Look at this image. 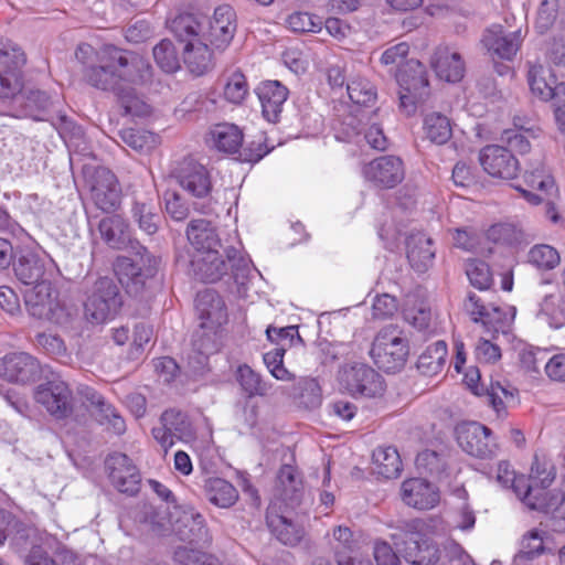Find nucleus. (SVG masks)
<instances>
[{
	"instance_id": "1",
	"label": "nucleus",
	"mask_w": 565,
	"mask_h": 565,
	"mask_svg": "<svg viewBox=\"0 0 565 565\" xmlns=\"http://www.w3.org/2000/svg\"><path fill=\"white\" fill-rule=\"evenodd\" d=\"M423 523L415 519L403 521L391 537L398 553L411 565H435L439 559L436 543L420 533Z\"/></svg>"
},
{
	"instance_id": "2",
	"label": "nucleus",
	"mask_w": 565,
	"mask_h": 565,
	"mask_svg": "<svg viewBox=\"0 0 565 565\" xmlns=\"http://www.w3.org/2000/svg\"><path fill=\"white\" fill-rule=\"evenodd\" d=\"M179 185L193 199V211L209 215L213 212L212 180L209 170L191 157L179 161L172 171Z\"/></svg>"
},
{
	"instance_id": "3",
	"label": "nucleus",
	"mask_w": 565,
	"mask_h": 565,
	"mask_svg": "<svg viewBox=\"0 0 565 565\" xmlns=\"http://www.w3.org/2000/svg\"><path fill=\"white\" fill-rule=\"evenodd\" d=\"M225 253L226 259L222 257L218 249L203 254H192L188 265L189 275L196 280L209 284L218 281L230 269L235 279L244 276V271L248 269L246 259L239 255L235 247L226 248Z\"/></svg>"
},
{
	"instance_id": "4",
	"label": "nucleus",
	"mask_w": 565,
	"mask_h": 565,
	"mask_svg": "<svg viewBox=\"0 0 565 565\" xmlns=\"http://www.w3.org/2000/svg\"><path fill=\"white\" fill-rule=\"evenodd\" d=\"M371 355L375 364L387 373L401 370L408 355V342L396 326H386L375 337Z\"/></svg>"
},
{
	"instance_id": "5",
	"label": "nucleus",
	"mask_w": 565,
	"mask_h": 565,
	"mask_svg": "<svg viewBox=\"0 0 565 565\" xmlns=\"http://www.w3.org/2000/svg\"><path fill=\"white\" fill-rule=\"evenodd\" d=\"M399 90V106L408 115L429 95V82L425 66L418 60H407L395 74Z\"/></svg>"
},
{
	"instance_id": "6",
	"label": "nucleus",
	"mask_w": 565,
	"mask_h": 565,
	"mask_svg": "<svg viewBox=\"0 0 565 565\" xmlns=\"http://www.w3.org/2000/svg\"><path fill=\"white\" fill-rule=\"evenodd\" d=\"M340 387L352 397L374 398L385 392L383 376L364 363L343 365L338 375Z\"/></svg>"
},
{
	"instance_id": "7",
	"label": "nucleus",
	"mask_w": 565,
	"mask_h": 565,
	"mask_svg": "<svg viewBox=\"0 0 565 565\" xmlns=\"http://www.w3.org/2000/svg\"><path fill=\"white\" fill-rule=\"evenodd\" d=\"M141 249L142 253L138 254V258L121 256L115 263V273L128 294L138 295L146 280L153 277L157 271L158 259L147 248L141 247Z\"/></svg>"
},
{
	"instance_id": "8",
	"label": "nucleus",
	"mask_w": 565,
	"mask_h": 565,
	"mask_svg": "<svg viewBox=\"0 0 565 565\" xmlns=\"http://www.w3.org/2000/svg\"><path fill=\"white\" fill-rule=\"evenodd\" d=\"M122 305L119 288L109 277L98 278L85 302L86 316L96 323L114 318Z\"/></svg>"
},
{
	"instance_id": "9",
	"label": "nucleus",
	"mask_w": 565,
	"mask_h": 565,
	"mask_svg": "<svg viewBox=\"0 0 565 565\" xmlns=\"http://www.w3.org/2000/svg\"><path fill=\"white\" fill-rule=\"evenodd\" d=\"M54 294L56 292L49 279L25 289L23 297L29 313L56 324L63 323L66 312Z\"/></svg>"
},
{
	"instance_id": "10",
	"label": "nucleus",
	"mask_w": 565,
	"mask_h": 565,
	"mask_svg": "<svg viewBox=\"0 0 565 565\" xmlns=\"http://www.w3.org/2000/svg\"><path fill=\"white\" fill-rule=\"evenodd\" d=\"M117 54L119 49L115 46H106L96 53V64L87 65L83 71L85 81L97 89L116 93L122 86Z\"/></svg>"
},
{
	"instance_id": "11",
	"label": "nucleus",
	"mask_w": 565,
	"mask_h": 565,
	"mask_svg": "<svg viewBox=\"0 0 565 565\" xmlns=\"http://www.w3.org/2000/svg\"><path fill=\"white\" fill-rule=\"evenodd\" d=\"M34 399L56 419L67 418L74 411V396L68 384L54 377L34 390Z\"/></svg>"
},
{
	"instance_id": "12",
	"label": "nucleus",
	"mask_w": 565,
	"mask_h": 565,
	"mask_svg": "<svg viewBox=\"0 0 565 565\" xmlns=\"http://www.w3.org/2000/svg\"><path fill=\"white\" fill-rule=\"evenodd\" d=\"M455 431L457 443L466 454L480 459L495 455L498 445L492 430L487 426L477 422L461 423Z\"/></svg>"
},
{
	"instance_id": "13",
	"label": "nucleus",
	"mask_w": 565,
	"mask_h": 565,
	"mask_svg": "<svg viewBox=\"0 0 565 565\" xmlns=\"http://www.w3.org/2000/svg\"><path fill=\"white\" fill-rule=\"evenodd\" d=\"M25 54L20 47L0 41V64L7 70L0 73V98L23 99L22 81L19 68L25 64Z\"/></svg>"
},
{
	"instance_id": "14",
	"label": "nucleus",
	"mask_w": 565,
	"mask_h": 565,
	"mask_svg": "<svg viewBox=\"0 0 565 565\" xmlns=\"http://www.w3.org/2000/svg\"><path fill=\"white\" fill-rule=\"evenodd\" d=\"M362 174L375 188L393 189L404 180L405 167L399 157L386 154L365 163Z\"/></svg>"
},
{
	"instance_id": "15",
	"label": "nucleus",
	"mask_w": 565,
	"mask_h": 565,
	"mask_svg": "<svg viewBox=\"0 0 565 565\" xmlns=\"http://www.w3.org/2000/svg\"><path fill=\"white\" fill-rule=\"evenodd\" d=\"M121 189L116 175L106 168L95 171L90 184V199L103 212L113 213L120 206Z\"/></svg>"
},
{
	"instance_id": "16",
	"label": "nucleus",
	"mask_w": 565,
	"mask_h": 565,
	"mask_svg": "<svg viewBox=\"0 0 565 565\" xmlns=\"http://www.w3.org/2000/svg\"><path fill=\"white\" fill-rule=\"evenodd\" d=\"M479 161L483 170L493 178L511 180L520 170L519 161L511 150L499 145H488L482 148Z\"/></svg>"
},
{
	"instance_id": "17",
	"label": "nucleus",
	"mask_w": 565,
	"mask_h": 565,
	"mask_svg": "<svg viewBox=\"0 0 565 565\" xmlns=\"http://www.w3.org/2000/svg\"><path fill=\"white\" fill-rule=\"evenodd\" d=\"M466 312L472 321L482 323L489 331H504L508 327L510 317L505 309L494 303H486L475 292H469L463 302Z\"/></svg>"
},
{
	"instance_id": "18",
	"label": "nucleus",
	"mask_w": 565,
	"mask_h": 565,
	"mask_svg": "<svg viewBox=\"0 0 565 565\" xmlns=\"http://www.w3.org/2000/svg\"><path fill=\"white\" fill-rule=\"evenodd\" d=\"M111 484L121 493L135 495L140 489V473L132 460L125 454L116 452L106 460Z\"/></svg>"
},
{
	"instance_id": "19",
	"label": "nucleus",
	"mask_w": 565,
	"mask_h": 565,
	"mask_svg": "<svg viewBox=\"0 0 565 565\" xmlns=\"http://www.w3.org/2000/svg\"><path fill=\"white\" fill-rule=\"evenodd\" d=\"M41 373L35 358L25 352L7 354L0 360V376L12 383L34 382Z\"/></svg>"
},
{
	"instance_id": "20",
	"label": "nucleus",
	"mask_w": 565,
	"mask_h": 565,
	"mask_svg": "<svg viewBox=\"0 0 565 565\" xmlns=\"http://www.w3.org/2000/svg\"><path fill=\"white\" fill-rule=\"evenodd\" d=\"M120 85L122 83L138 86L147 85L152 79V66L141 54L119 49L117 54Z\"/></svg>"
},
{
	"instance_id": "21",
	"label": "nucleus",
	"mask_w": 565,
	"mask_h": 565,
	"mask_svg": "<svg viewBox=\"0 0 565 565\" xmlns=\"http://www.w3.org/2000/svg\"><path fill=\"white\" fill-rule=\"evenodd\" d=\"M401 497L405 504L417 510H429L440 501L438 488L423 478L407 479L402 483Z\"/></svg>"
},
{
	"instance_id": "22",
	"label": "nucleus",
	"mask_w": 565,
	"mask_h": 565,
	"mask_svg": "<svg viewBox=\"0 0 565 565\" xmlns=\"http://www.w3.org/2000/svg\"><path fill=\"white\" fill-rule=\"evenodd\" d=\"M160 207L152 193H135L130 209L132 221L147 235L158 232L161 224Z\"/></svg>"
},
{
	"instance_id": "23",
	"label": "nucleus",
	"mask_w": 565,
	"mask_h": 565,
	"mask_svg": "<svg viewBox=\"0 0 565 565\" xmlns=\"http://www.w3.org/2000/svg\"><path fill=\"white\" fill-rule=\"evenodd\" d=\"M255 93L262 105V114L268 122H278L289 90L278 81L262 82Z\"/></svg>"
},
{
	"instance_id": "24",
	"label": "nucleus",
	"mask_w": 565,
	"mask_h": 565,
	"mask_svg": "<svg viewBox=\"0 0 565 565\" xmlns=\"http://www.w3.org/2000/svg\"><path fill=\"white\" fill-rule=\"evenodd\" d=\"M521 31L507 33L501 25L489 28L482 38V43L493 57L512 60L521 45Z\"/></svg>"
},
{
	"instance_id": "25",
	"label": "nucleus",
	"mask_w": 565,
	"mask_h": 565,
	"mask_svg": "<svg viewBox=\"0 0 565 565\" xmlns=\"http://www.w3.org/2000/svg\"><path fill=\"white\" fill-rule=\"evenodd\" d=\"M236 13L230 6H220L215 9L209 24V40L215 49L224 50L232 42L236 32Z\"/></svg>"
},
{
	"instance_id": "26",
	"label": "nucleus",
	"mask_w": 565,
	"mask_h": 565,
	"mask_svg": "<svg viewBox=\"0 0 565 565\" xmlns=\"http://www.w3.org/2000/svg\"><path fill=\"white\" fill-rule=\"evenodd\" d=\"M430 65L440 79L449 83L461 81L466 71L460 53L449 46H438L431 56Z\"/></svg>"
},
{
	"instance_id": "27",
	"label": "nucleus",
	"mask_w": 565,
	"mask_h": 565,
	"mask_svg": "<svg viewBox=\"0 0 565 565\" xmlns=\"http://www.w3.org/2000/svg\"><path fill=\"white\" fill-rule=\"evenodd\" d=\"M195 310L199 323L223 327L227 322V309L223 298L213 289L198 292Z\"/></svg>"
},
{
	"instance_id": "28",
	"label": "nucleus",
	"mask_w": 565,
	"mask_h": 565,
	"mask_svg": "<svg viewBox=\"0 0 565 565\" xmlns=\"http://www.w3.org/2000/svg\"><path fill=\"white\" fill-rule=\"evenodd\" d=\"M173 531L181 541L189 543L206 545L212 540L203 515L192 508L183 511L175 521Z\"/></svg>"
},
{
	"instance_id": "29",
	"label": "nucleus",
	"mask_w": 565,
	"mask_h": 565,
	"mask_svg": "<svg viewBox=\"0 0 565 565\" xmlns=\"http://www.w3.org/2000/svg\"><path fill=\"white\" fill-rule=\"evenodd\" d=\"M186 237L193 246V254L217 250L221 247V239L216 228L204 218L192 220L186 227Z\"/></svg>"
},
{
	"instance_id": "30",
	"label": "nucleus",
	"mask_w": 565,
	"mask_h": 565,
	"mask_svg": "<svg viewBox=\"0 0 565 565\" xmlns=\"http://www.w3.org/2000/svg\"><path fill=\"white\" fill-rule=\"evenodd\" d=\"M406 254L415 270L426 271L435 258L433 239L423 232L412 233L406 239Z\"/></svg>"
},
{
	"instance_id": "31",
	"label": "nucleus",
	"mask_w": 565,
	"mask_h": 565,
	"mask_svg": "<svg viewBox=\"0 0 565 565\" xmlns=\"http://www.w3.org/2000/svg\"><path fill=\"white\" fill-rule=\"evenodd\" d=\"M301 493L302 482L296 469L290 465L281 466L277 475L275 497L292 508L300 502Z\"/></svg>"
},
{
	"instance_id": "32",
	"label": "nucleus",
	"mask_w": 565,
	"mask_h": 565,
	"mask_svg": "<svg viewBox=\"0 0 565 565\" xmlns=\"http://www.w3.org/2000/svg\"><path fill=\"white\" fill-rule=\"evenodd\" d=\"M266 522L271 534L284 545L296 546L305 536V530L300 524L270 509L267 511Z\"/></svg>"
},
{
	"instance_id": "33",
	"label": "nucleus",
	"mask_w": 565,
	"mask_h": 565,
	"mask_svg": "<svg viewBox=\"0 0 565 565\" xmlns=\"http://www.w3.org/2000/svg\"><path fill=\"white\" fill-rule=\"evenodd\" d=\"M100 238L114 249L124 248L130 241L128 222L118 214L103 217L98 223Z\"/></svg>"
},
{
	"instance_id": "34",
	"label": "nucleus",
	"mask_w": 565,
	"mask_h": 565,
	"mask_svg": "<svg viewBox=\"0 0 565 565\" xmlns=\"http://www.w3.org/2000/svg\"><path fill=\"white\" fill-rule=\"evenodd\" d=\"M207 142L224 153H235L243 145V132L234 124H217L211 128Z\"/></svg>"
},
{
	"instance_id": "35",
	"label": "nucleus",
	"mask_w": 565,
	"mask_h": 565,
	"mask_svg": "<svg viewBox=\"0 0 565 565\" xmlns=\"http://www.w3.org/2000/svg\"><path fill=\"white\" fill-rule=\"evenodd\" d=\"M17 279L24 286H32L46 280L44 260L32 252L21 254L13 263Z\"/></svg>"
},
{
	"instance_id": "36",
	"label": "nucleus",
	"mask_w": 565,
	"mask_h": 565,
	"mask_svg": "<svg viewBox=\"0 0 565 565\" xmlns=\"http://www.w3.org/2000/svg\"><path fill=\"white\" fill-rule=\"evenodd\" d=\"M205 19L193 13H180L169 22V29L184 45L203 36Z\"/></svg>"
},
{
	"instance_id": "37",
	"label": "nucleus",
	"mask_w": 565,
	"mask_h": 565,
	"mask_svg": "<svg viewBox=\"0 0 565 565\" xmlns=\"http://www.w3.org/2000/svg\"><path fill=\"white\" fill-rule=\"evenodd\" d=\"M183 61L189 71L198 76L205 74L214 66L212 52L202 39L188 42L183 46Z\"/></svg>"
},
{
	"instance_id": "38",
	"label": "nucleus",
	"mask_w": 565,
	"mask_h": 565,
	"mask_svg": "<svg viewBox=\"0 0 565 565\" xmlns=\"http://www.w3.org/2000/svg\"><path fill=\"white\" fill-rule=\"evenodd\" d=\"M45 537V532H41L39 529L28 525L18 519L17 523H13V530L9 539L13 551L22 553L42 547Z\"/></svg>"
},
{
	"instance_id": "39",
	"label": "nucleus",
	"mask_w": 565,
	"mask_h": 565,
	"mask_svg": "<svg viewBox=\"0 0 565 565\" xmlns=\"http://www.w3.org/2000/svg\"><path fill=\"white\" fill-rule=\"evenodd\" d=\"M288 395L298 407L309 411L318 408L322 403L321 387L317 380L311 377L300 379L289 388Z\"/></svg>"
},
{
	"instance_id": "40",
	"label": "nucleus",
	"mask_w": 565,
	"mask_h": 565,
	"mask_svg": "<svg viewBox=\"0 0 565 565\" xmlns=\"http://www.w3.org/2000/svg\"><path fill=\"white\" fill-rule=\"evenodd\" d=\"M222 327L199 323L192 334V349L203 359L216 353L221 348Z\"/></svg>"
},
{
	"instance_id": "41",
	"label": "nucleus",
	"mask_w": 565,
	"mask_h": 565,
	"mask_svg": "<svg viewBox=\"0 0 565 565\" xmlns=\"http://www.w3.org/2000/svg\"><path fill=\"white\" fill-rule=\"evenodd\" d=\"M203 488L207 500L218 508H230L238 500L236 488L223 478H209Z\"/></svg>"
},
{
	"instance_id": "42",
	"label": "nucleus",
	"mask_w": 565,
	"mask_h": 565,
	"mask_svg": "<svg viewBox=\"0 0 565 565\" xmlns=\"http://www.w3.org/2000/svg\"><path fill=\"white\" fill-rule=\"evenodd\" d=\"M374 473L392 479L399 476L402 471V460L396 448L377 447L372 455Z\"/></svg>"
},
{
	"instance_id": "43",
	"label": "nucleus",
	"mask_w": 565,
	"mask_h": 565,
	"mask_svg": "<svg viewBox=\"0 0 565 565\" xmlns=\"http://www.w3.org/2000/svg\"><path fill=\"white\" fill-rule=\"evenodd\" d=\"M447 354L448 349L445 341L438 340L434 342L418 356V371L426 376L438 374L446 363Z\"/></svg>"
},
{
	"instance_id": "44",
	"label": "nucleus",
	"mask_w": 565,
	"mask_h": 565,
	"mask_svg": "<svg viewBox=\"0 0 565 565\" xmlns=\"http://www.w3.org/2000/svg\"><path fill=\"white\" fill-rule=\"evenodd\" d=\"M564 500L565 493L562 491L546 492L539 490L537 493H533V489L526 488L525 505L550 518L555 513L557 508L562 505Z\"/></svg>"
},
{
	"instance_id": "45",
	"label": "nucleus",
	"mask_w": 565,
	"mask_h": 565,
	"mask_svg": "<svg viewBox=\"0 0 565 565\" xmlns=\"http://www.w3.org/2000/svg\"><path fill=\"white\" fill-rule=\"evenodd\" d=\"M161 424L172 433L175 439L189 441L194 437V430L185 413L177 409H168L161 415Z\"/></svg>"
},
{
	"instance_id": "46",
	"label": "nucleus",
	"mask_w": 565,
	"mask_h": 565,
	"mask_svg": "<svg viewBox=\"0 0 565 565\" xmlns=\"http://www.w3.org/2000/svg\"><path fill=\"white\" fill-rule=\"evenodd\" d=\"M424 130L426 137L437 145L446 143L452 135L449 119L440 113H431L425 117Z\"/></svg>"
},
{
	"instance_id": "47",
	"label": "nucleus",
	"mask_w": 565,
	"mask_h": 565,
	"mask_svg": "<svg viewBox=\"0 0 565 565\" xmlns=\"http://www.w3.org/2000/svg\"><path fill=\"white\" fill-rule=\"evenodd\" d=\"M556 477V468L551 459L545 456L535 455L529 480L533 482L536 489L545 490L548 488Z\"/></svg>"
},
{
	"instance_id": "48",
	"label": "nucleus",
	"mask_w": 565,
	"mask_h": 565,
	"mask_svg": "<svg viewBox=\"0 0 565 565\" xmlns=\"http://www.w3.org/2000/svg\"><path fill=\"white\" fill-rule=\"evenodd\" d=\"M237 380L242 390L249 398L254 396H265L270 387L268 383L263 380L262 375L247 364L238 366Z\"/></svg>"
},
{
	"instance_id": "49",
	"label": "nucleus",
	"mask_w": 565,
	"mask_h": 565,
	"mask_svg": "<svg viewBox=\"0 0 565 565\" xmlns=\"http://www.w3.org/2000/svg\"><path fill=\"white\" fill-rule=\"evenodd\" d=\"M545 70L542 65H531L527 73V81L531 92L542 100H556L558 93V84L552 86L546 81Z\"/></svg>"
},
{
	"instance_id": "50",
	"label": "nucleus",
	"mask_w": 565,
	"mask_h": 565,
	"mask_svg": "<svg viewBox=\"0 0 565 565\" xmlns=\"http://www.w3.org/2000/svg\"><path fill=\"white\" fill-rule=\"evenodd\" d=\"M415 465L420 473L439 477L446 470L447 459L444 452L425 449L417 455Z\"/></svg>"
},
{
	"instance_id": "51",
	"label": "nucleus",
	"mask_w": 565,
	"mask_h": 565,
	"mask_svg": "<svg viewBox=\"0 0 565 565\" xmlns=\"http://www.w3.org/2000/svg\"><path fill=\"white\" fill-rule=\"evenodd\" d=\"M527 262L540 270H551L559 264L561 256L551 245L537 244L529 250Z\"/></svg>"
},
{
	"instance_id": "52",
	"label": "nucleus",
	"mask_w": 565,
	"mask_h": 565,
	"mask_svg": "<svg viewBox=\"0 0 565 565\" xmlns=\"http://www.w3.org/2000/svg\"><path fill=\"white\" fill-rule=\"evenodd\" d=\"M350 99L362 106H369L376 99V90L373 84L365 77H353L347 85Z\"/></svg>"
},
{
	"instance_id": "53",
	"label": "nucleus",
	"mask_w": 565,
	"mask_h": 565,
	"mask_svg": "<svg viewBox=\"0 0 565 565\" xmlns=\"http://www.w3.org/2000/svg\"><path fill=\"white\" fill-rule=\"evenodd\" d=\"M484 396L498 416L505 414L507 407L515 401L514 390H509L499 382L491 383Z\"/></svg>"
},
{
	"instance_id": "54",
	"label": "nucleus",
	"mask_w": 565,
	"mask_h": 565,
	"mask_svg": "<svg viewBox=\"0 0 565 565\" xmlns=\"http://www.w3.org/2000/svg\"><path fill=\"white\" fill-rule=\"evenodd\" d=\"M153 57L158 66L167 73H173L180 68L175 47L168 39L161 40L153 47Z\"/></svg>"
},
{
	"instance_id": "55",
	"label": "nucleus",
	"mask_w": 565,
	"mask_h": 565,
	"mask_svg": "<svg viewBox=\"0 0 565 565\" xmlns=\"http://www.w3.org/2000/svg\"><path fill=\"white\" fill-rule=\"evenodd\" d=\"M115 94L126 115L142 117L150 113L149 106L137 95L134 88L121 86Z\"/></svg>"
},
{
	"instance_id": "56",
	"label": "nucleus",
	"mask_w": 565,
	"mask_h": 565,
	"mask_svg": "<svg viewBox=\"0 0 565 565\" xmlns=\"http://www.w3.org/2000/svg\"><path fill=\"white\" fill-rule=\"evenodd\" d=\"M466 274L470 284L479 290H488L493 284L490 267L482 260L473 259L468 262Z\"/></svg>"
},
{
	"instance_id": "57",
	"label": "nucleus",
	"mask_w": 565,
	"mask_h": 565,
	"mask_svg": "<svg viewBox=\"0 0 565 565\" xmlns=\"http://www.w3.org/2000/svg\"><path fill=\"white\" fill-rule=\"evenodd\" d=\"M173 561L178 565H222L216 557L186 546L175 548Z\"/></svg>"
},
{
	"instance_id": "58",
	"label": "nucleus",
	"mask_w": 565,
	"mask_h": 565,
	"mask_svg": "<svg viewBox=\"0 0 565 565\" xmlns=\"http://www.w3.org/2000/svg\"><path fill=\"white\" fill-rule=\"evenodd\" d=\"M224 98L232 104H241L248 95L246 77L239 71L232 73L224 86Z\"/></svg>"
},
{
	"instance_id": "59",
	"label": "nucleus",
	"mask_w": 565,
	"mask_h": 565,
	"mask_svg": "<svg viewBox=\"0 0 565 565\" xmlns=\"http://www.w3.org/2000/svg\"><path fill=\"white\" fill-rule=\"evenodd\" d=\"M287 25L294 32H320L322 30V20L308 12H294L287 18Z\"/></svg>"
},
{
	"instance_id": "60",
	"label": "nucleus",
	"mask_w": 565,
	"mask_h": 565,
	"mask_svg": "<svg viewBox=\"0 0 565 565\" xmlns=\"http://www.w3.org/2000/svg\"><path fill=\"white\" fill-rule=\"evenodd\" d=\"M284 347L276 348L264 354L263 360L270 374L279 381H291L294 375L284 366Z\"/></svg>"
},
{
	"instance_id": "61",
	"label": "nucleus",
	"mask_w": 565,
	"mask_h": 565,
	"mask_svg": "<svg viewBox=\"0 0 565 565\" xmlns=\"http://www.w3.org/2000/svg\"><path fill=\"white\" fill-rule=\"evenodd\" d=\"M164 200L167 213L177 222L186 220L191 210H193L192 203H189L188 200L178 192H167Z\"/></svg>"
},
{
	"instance_id": "62",
	"label": "nucleus",
	"mask_w": 565,
	"mask_h": 565,
	"mask_svg": "<svg viewBox=\"0 0 565 565\" xmlns=\"http://www.w3.org/2000/svg\"><path fill=\"white\" fill-rule=\"evenodd\" d=\"M34 343L38 348L43 350L44 353L52 358L66 356V345L61 337L57 334L41 332L35 335Z\"/></svg>"
},
{
	"instance_id": "63",
	"label": "nucleus",
	"mask_w": 565,
	"mask_h": 565,
	"mask_svg": "<svg viewBox=\"0 0 565 565\" xmlns=\"http://www.w3.org/2000/svg\"><path fill=\"white\" fill-rule=\"evenodd\" d=\"M487 237L493 243L513 245L520 241L521 232L513 224L498 223L488 230Z\"/></svg>"
},
{
	"instance_id": "64",
	"label": "nucleus",
	"mask_w": 565,
	"mask_h": 565,
	"mask_svg": "<svg viewBox=\"0 0 565 565\" xmlns=\"http://www.w3.org/2000/svg\"><path fill=\"white\" fill-rule=\"evenodd\" d=\"M544 551L543 535L539 530L527 532L522 541L521 548L518 553L519 558L532 559Z\"/></svg>"
}]
</instances>
